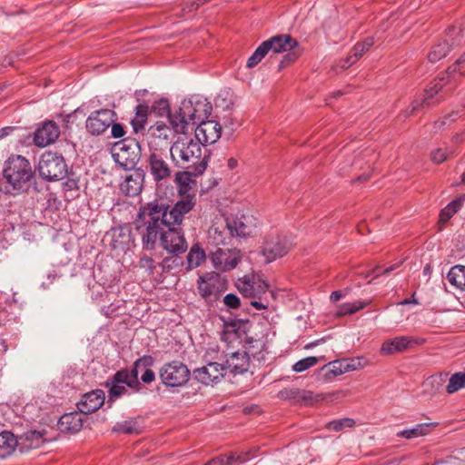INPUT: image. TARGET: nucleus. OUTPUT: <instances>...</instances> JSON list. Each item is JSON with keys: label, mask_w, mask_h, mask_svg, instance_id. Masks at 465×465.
Masks as SVG:
<instances>
[{"label": "nucleus", "mask_w": 465, "mask_h": 465, "mask_svg": "<svg viewBox=\"0 0 465 465\" xmlns=\"http://www.w3.org/2000/svg\"><path fill=\"white\" fill-rule=\"evenodd\" d=\"M194 205V196L186 195L172 208L159 201L150 202L139 208L134 226L141 235L143 249L154 250L159 242L165 251L175 256L163 259V267H171V262L179 265L177 256L187 251V242L178 226Z\"/></svg>", "instance_id": "f257e3e1"}, {"label": "nucleus", "mask_w": 465, "mask_h": 465, "mask_svg": "<svg viewBox=\"0 0 465 465\" xmlns=\"http://www.w3.org/2000/svg\"><path fill=\"white\" fill-rule=\"evenodd\" d=\"M299 43L290 35H277L263 41L248 58L246 66L253 68L270 52L273 54L286 53L279 63L278 70L281 71L290 64L293 63L300 55Z\"/></svg>", "instance_id": "f03ea898"}, {"label": "nucleus", "mask_w": 465, "mask_h": 465, "mask_svg": "<svg viewBox=\"0 0 465 465\" xmlns=\"http://www.w3.org/2000/svg\"><path fill=\"white\" fill-rule=\"evenodd\" d=\"M3 177L14 191L25 192L34 182L35 171L25 157L12 155L5 163Z\"/></svg>", "instance_id": "7ed1b4c3"}, {"label": "nucleus", "mask_w": 465, "mask_h": 465, "mask_svg": "<svg viewBox=\"0 0 465 465\" xmlns=\"http://www.w3.org/2000/svg\"><path fill=\"white\" fill-rule=\"evenodd\" d=\"M38 172L40 176L46 181H60L67 176V164L64 158L58 153L51 151L42 154Z\"/></svg>", "instance_id": "20e7f679"}, {"label": "nucleus", "mask_w": 465, "mask_h": 465, "mask_svg": "<svg viewBox=\"0 0 465 465\" xmlns=\"http://www.w3.org/2000/svg\"><path fill=\"white\" fill-rule=\"evenodd\" d=\"M190 371L182 361L174 360L164 363L158 371L159 378L166 387H181L190 379Z\"/></svg>", "instance_id": "39448f33"}, {"label": "nucleus", "mask_w": 465, "mask_h": 465, "mask_svg": "<svg viewBox=\"0 0 465 465\" xmlns=\"http://www.w3.org/2000/svg\"><path fill=\"white\" fill-rule=\"evenodd\" d=\"M148 93L146 89L137 90L134 96L137 100L134 116H172L170 102L167 98L161 97L154 100L152 104L143 100V96Z\"/></svg>", "instance_id": "423d86ee"}, {"label": "nucleus", "mask_w": 465, "mask_h": 465, "mask_svg": "<svg viewBox=\"0 0 465 465\" xmlns=\"http://www.w3.org/2000/svg\"><path fill=\"white\" fill-rule=\"evenodd\" d=\"M201 146L203 145L197 140H179L171 146V156L177 164H179V161L176 160V157H179L183 164L192 163L197 165L202 154Z\"/></svg>", "instance_id": "0eeeda50"}, {"label": "nucleus", "mask_w": 465, "mask_h": 465, "mask_svg": "<svg viewBox=\"0 0 465 465\" xmlns=\"http://www.w3.org/2000/svg\"><path fill=\"white\" fill-rule=\"evenodd\" d=\"M138 149L139 143L135 140L124 139L114 144L113 157L119 165L125 170H130L134 167L139 159Z\"/></svg>", "instance_id": "6e6552de"}, {"label": "nucleus", "mask_w": 465, "mask_h": 465, "mask_svg": "<svg viewBox=\"0 0 465 465\" xmlns=\"http://www.w3.org/2000/svg\"><path fill=\"white\" fill-rule=\"evenodd\" d=\"M212 103L201 94H193L184 98L178 109L176 116H211Z\"/></svg>", "instance_id": "1a4fd4ad"}, {"label": "nucleus", "mask_w": 465, "mask_h": 465, "mask_svg": "<svg viewBox=\"0 0 465 465\" xmlns=\"http://www.w3.org/2000/svg\"><path fill=\"white\" fill-rule=\"evenodd\" d=\"M292 241L285 235H269L263 243L262 255L266 262H272L287 254L292 247Z\"/></svg>", "instance_id": "9d476101"}, {"label": "nucleus", "mask_w": 465, "mask_h": 465, "mask_svg": "<svg viewBox=\"0 0 465 465\" xmlns=\"http://www.w3.org/2000/svg\"><path fill=\"white\" fill-rule=\"evenodd\" d=\"M60 127L53 120L47 119L41 123L33 134V143L37 147H46L56 142L60 136Z\"/></svg>", "instance_id": "9b49d317"}, {"label": "nucleus", "mask_w": 465, "mask_h": 465, "mask_svg": "<svg viewBox=\"0 0 465 465\" xmlns=\"http://www.w3.org/2000/svg\"><path fill=\"white\" fill-rule=\"evenodd\" d=\"M195 139L203 145L215 143L222 135V124L214 119L203 120L194 130Z\"/></svg>", "instance_id": "f8f14e48"}, {"label": "nucleus", "mask_w": 465, "mask_h": 465, "mask_svg": "<svg viewBox=\"0 0 465 465\" xmlns=\"http://www.w3.org/2000/svg\"><path fill=\"white\" fill-rule=\"evenodd\" d=\"M425 340L423 338L398 336L394 339L386 340L381 347V353L382 355H392L395 353L403 352L417 345L423 344Z\"/></svg>", "instance_id": "ddd939ff"}, {"label": "nucleus", "mask_w": 465, "mask_h": 465, "mask_svg": "<svg viewBox=\"0 0 465 465\" xmlns=\"http://www.w3.org/2000/svg\"><path fill=\"white\" fill-rule=\"evenodd\" d=\"M211 261L215 269L230 271L235 268L240 261L239 251L236 249L218 248L212 253Z\"/></svg>", "instance_id": "4468645a"}, {"label": "nucleus", "mask_w": 465, "mask_h": 465, "mask_svg": "<svg viewBox=\"0 0 465 465\" xmlns=\"http://www.w3.org/2000/svg\"><path fill=\"white\" fill-rule=\"evenodd\" d=\"M224 375L225 371L223 363L218 362H210L206 366L193 371L194 379L204 385L218 382Z\"/></svg>", "instance_id": "2eb2a0df"}, {"label": "nucleus", "mask_w": 465, "mask_h": 465, "mask_svg": "<svg viewBox=\"0 0 465 465\" xmlns=\"http://www.w3.org/2000/svg\"><path fill=\"white\" fill-rule=\"evenodd\" d=\"M269 288L268 283L260 275H252L251 278L244 277V280L238 283L239 291L246 297L259 298L264 294Z\"/></svg>", "instance_id": "dca6fc26"}, {"label": "nucleus", "mask_w": 465, "mask_h": 465, "mask_svg": "<svg viewBox=\"0 0 465 465\" xmlns=\"http://www.w3.org/2000/svg\"><path fill=\"white\" fill-rule=\"evenodd\" d=\"M209 238L216 245H226L233 238L232 225L228 217L223 221L213 223L208 231Z\"/></svg>", "instance_id": "f3484780"}, {"label": "nucleus", "mask_w": 465, "mask_h": 465, "mask_svg": "<svg viewBox=\"0 0 465 465\" xmlns=\"http://www.w3.org/2000/svg\"><path fill=\"white\" fill-rule=\"evenodd\" d=\"M250 358L246 351H235L226 356L223 362L225 373L227 371L236 375L246 372L249 369Z\"/></svg>", "instance_id": "a211bd4d"}, {"label": "nucleus", "mask_w": 465, "mask_h": 465, "mask_svg": "<svg viewBox=\"0 0 465 465\" xmlns=\"http://www.w3.org/2000/svg\"><path fill=\"white\" fill-rule=\"evenodd\" d=\"M105 395L104 391L95 390L85 393L81 401L77 402V409L81 413L89 414L99 410L104 403Z\"/></svg>", "instance_id": "6ab92c4d"}, {"label": "nucleus", "mask_w": 465, "mask_h": 465, "mask_svg": "<svg viewBox=\"0 0 465 465\" xmlns=\"http://www.w3.org/2000/svg\"><path fill=\"white\" fill-rule=\"evenodd\" d=\"M46 431L31 430L17 436L18 448L21 452L28 451L32 449L40 448L45 441Z\"/></svg>", "instance_id": "aec40b11"}, {"label": "nucleus", "mask_w": 465, "mask_h": 465, "mask_svg": "<svg viewBox=\"0 0 465 465\" xmlns=\"http://www.w3.org/2000/svg\"><path fill=\"white\" fill-rule=\"evenodd\" d=\"M143 180V172L140 169H136L125 176L124 181L120 185L121 190L128 196H135L141 193Z\"/></svg>", "instance_id": "412c9836"}, {"label": "nucleus", "mask_w": 465, "mask_h": 465, "mask_svg": "<svg viewBox=\"0 0 465 465\" xmlns=\"http://www.w3.org/2000/svg\"><path fill=\"white\" fill-rule=\"evenodd\" d=\"M457 33L456 28L452 27L450 28L447 36L448 40H445L444 42L435 45L432 50L430 52L428 55V59L430 63H436L437 61L440 60L450 51V46H454L460 45V41L453 38L452 36Z\"/></svg>", "instance_id": "4be33fe9"}, {"label": "nucleus", "mask_w": 465, "mask_h": 465, "mask_svg": "<svg viewBox=\"0 0 465 465\" xmlns=\"http://www.w3.org/2000/svg\"><path fill=\"white\" fill-rule=\"evenodd\" d=\"M150 173L157 182L169 178L172 170L168 163L158 154L152 153L149 157Z\"/></svg>", "instance_id": "5701e85b"}, {"label": "nucleus", "mask_w": 465, "mask_h": 465, "mask_svg": "<svg viewBox=\"0 0 465 465\" xmlns=\"http://www.w3.org/2000/svg\"><path fill=\"white\" fill-rule=\"evenodd\" d=\"M228 220L229 224L232 225L233 237H247L253 232L255 225L252 223L251 217L245 215H242L241 217L232 215L228 217Z\"/></svg>", "instance_id": "b1692460"}, {"label": "nucleus", "mask_w": 465, "mask_h": 465, "mask_svg": "<svg viewBox=\"0 0 465 465\" xmlns=\"http://www.w3.org/2000/svg\"><path fill=\"white\" fill-rule=\"evenodd\" d=\"M345 361H333L319 370L318 380L323 382L331 381L337 376L348 372V369L344 367Z\"/></svg>", "instance_id": "393cba45"}, {"label": "nucleus", "mask_w": 465, "mask_h": 465, "mask_svg": "<svg viewBox=\"0 0 465 465\" xmlns=\"http://www.w3.org/2000/svg\"><path fill=\"white\" fill-rule=\"evenodd\" d=\"M207 163L204 160L201 161L194 166L193 171L178 172L175 175V181L179 185L181 193H185L191 188L190 183L193 182L192 175L197 176L202 174L206 169Z\"/></svg>", "instance_id": "a878e982"}, {"label": "nucleus", "mask_w": 465, "mask_h": 465, "mask_svg": "<svg viewBox=\"0 0 465 465\" xmlns=\"http://www.w3.org/2000/svg\"><path fill=\"white\" fill-rule=\"evenodd\" d=\"M57 426L61 432L75 433L83 427L81 414L77 412L65 413L59 419Z\"/></svg>", "instance_id": "bb28decb"}, {"label": "nucleus", "mask_w": 465, "mask_h": 465, "mask_svg": "<svg viewBox=\"0 0 465 465\" xmlns=\"http://www.w3.org/2000/svg\"><path fill=\"white\" fill-rule=\"evenodd\" d=\"M139 367H136L135 362H134L133 368L131 371L127 369H122L115 372V380L116 381H126L127 387L133 389L136 391H139L141 389V381L138 380Z\"/></svg>", "instance_id": "cd10ccee"}, {"label": "nucleus", "mask_w": 465, "mask_h": 465, "mask_svg": "<svg viewBox=\"0 0 465 465\" xmlns=\"http://www.w3.org/2000/svg\"><path fill=\"white\" fill-rule=\"evenodd\" d=\"M142 420L140 418H131L117 422L112 429L113 432L123 434H140L142 432Z\"/></svg>", "instance_id": "c85d7f7f"}, {"label": "nucleus", "mask_w": 465, "mask_h": 465, "mask_svg": "<svg viewBox=\"0 0 465 465\" xmlns=\"http://www.w3.org/2000/svg\"><path fill=\"white\" fill-rule=\"evenodd\" d=\"M105 386L109 387L107 403L110 406L115 400L128 393L127 382L116 381L115 373L106 381Z\"/></svg>", "instance_id": "c756f323"}, {"label": "nucleus", "mask_w": 465, "mask_h": 465, "mask_svg": "<svg viewBox=\"0 0 465 465\" xmlns=\"http://www.w3.org/2000/svg\"><path fill=\"white\" fill-rule=\"evenodd\" d=\"M18 447L17 437L9 430L0 432V458H5L12 454Z\"/></svg>", "instance_id": "7c9ffc66"}, {"label": "nucleus", "mask_w": 465, "mask_h": 465, "mask_svg": "<svg viewBox=\"0 0 465 465\" xmlns=\"http://www.w3.org/2000/svg\"><path fill=\"white\" fill-rule=\"evenodd\" d=\"M206 258L205 252L198 243L193 244L186 257V271L199 267Z\"/></svg>", "instance_id": "2f4dec72"}, {"label": "nucleus", "mask_w": 465, "mask_h": 465, "mask_svg": "<svg viewBox=\"0 0 465 465\" xmlns=\"http://www.w3.org/2000/svg\"><path fill=\"white\" fill-rule=\"evenodd\" d=\"M166 118V121H157L148 128V133L156 138L168 139L172 134V120Z\"/></svg>", "instance_id": "473e14b6"}, {"label": "nucleus", "mask_w": 465, "mask_h": 465, "mask_svg": "<svg viewBox=\"0 0 465 465\" xmlns=\"http://www.w3.org/2000/svg\"><path fill=\"white\" fill-rule=\"evenodd\" d=\"M111 125V121L108 118L103 120L102 118H86L85 128L86 131L94 136H99L108 130Z\"/></svg>", "instance_id": "72a5a7b5"}, {"label": "nucleus", "mask_w": 465, "mask_h": 465, "mask_svg": "<svg viewBox=\"0 0 465 465\" xmlns=\"http://www.w3.org/2000/svg\"><path fill=\"white\" fill-rule=\"evenodd\" d=\"M214 104L217 114L229 111L233 105L232 91L230 88L222 89L217 94Z\"/></svg>", "instance_id": "f704fd0d"}, {"label": "nucleus", "mask_w": 465, "mask_h": 465, "mask_svg": "<svg viewBox=\"0 0 465 465\" xmlns=\"http://www.w3.org/2000/svg\"><path fill=\"white\" fill-rule=\"evenodd\" d=\"M433 423H420L416 425L413 428L407 429L397 432V437L405 438L408 440L425 436L430 433V428L433 426Z\"/></svg>", "instance_id": "c9c22d12"}, {"label": "nucleus", "mask_w": 465, "mask_h": 465, "mask_svg": "<svg viewBox=\"0 0 465 465\" xmlns=\"http://www.w3.org/2000/svg\"><path fill=\"white\" fill-rule=\"evenodd\" d=\"M450 283L458 289L465 290V266L455 265L448 272Z\"/></svg>", "instance_id": "e433bc0d"}, {"label": "nucleus", "mask_w": 465, "mask_h": 465, "mask_svg": "<svg viewBox=\"0 0 465 465\" xmlns=\"http://www.w3.org/2000/svg\"><path fill=\"white\" fill-rule=\"evenodd\" d=\"M443 78H440L439 81L435 82L432 86L429 89L425 90L424 98L421 103L418 101H414L411 105V114H414L418 112V107L420 105H423V104H429V100L431 99L435 94H437L443 87V84L441 82Z\"/></svg>", "instance_id": "4c0bfd02"}, {"label": "nucleus", "mask_w": 465, "mask_h": 465, "mask_svg": "<svg viewBox=\"0 0 465 465\" xmlns=\"http://www.w3.org/2000/svg\"><path fill=\"white\" fill-rule=\"evenodd\" d=\"M217 291L218 287L213 280L206 281L203 277H200L198 281V292L203 298L208 299L212 295H215Z\"/></svg>", "instance_id": "58836bf2"}, {"label": "nucleus", "mask_w": 465, "mask_h": 465, "mask_svg": "<svg viewBox=\"0 0 465 465\" xmlns=\"http://www.w3.org/2000/svg\"><path fill=\"white\" fill-rule=\"evenodd\" d=\"M465 386V371H460L452 374L449 383L446 386V391L452 394Z\"/></svg>", "instance_id": "ea45409f"}, {"label": "nucleus", "mask_w": 465, "mask_h": 465, "mask_svg": "<svg viewBox=\"0 0 465 465\" xmlns=\"http://www.w3.org/2000/svg\"><path fill=\"white\" fill-rule=\"evenodd\" d=\"M369 302H364L361 301H356L353 302H346L339 306V309L337 311L338 316H345V315H351L358 311L365 308Z\"/></svg>", "instance_id": "a19ab883"}, {"label": "nucleus", "mask_w": 465, "mask_h": 465, "mask_svg": "<svg viewBox=\"0 0 465 465\" xmlns=\"http://www.w3.org/2000/svg\"><path fill=\"white\" fill-rule=\"evenodd\" d=\"M250 459L249 453H246V457H242L240 455H230L226 456H219L209 460L206 465H232L234 461H238L240 463L246 461Z\"/></svg>", "instance_id": "79ce46f5"}, {"label": "nucleus", "mask_w": 465, "mask_h": 465, "mask_svg": "<svg viewBox=\"0 0 465 465\" xmlns=\"http://www.w3.org/2000/svg\"><path fill=\"white\" fill-rule=\"evenodd\" d=\"M460 205V203L453 201L441 210L439 219L440 230H442V226L458 212Z\"/></svg>", "instance_id": "37998d69"}, {"label": "nucleus", "mask_w": 465, "mask_h": 465, "mask_svg": "<svg viewBox=\"0 0 465 465\" xmlns=\"http://www.w3.org/2000/svg\"><path fill=\"white\" fill-rule=\"evenodd\" d=\"M365 52L366 50L364 49V46H361L360 44L356 45L353 48L352 54L341 62V67L345 69L351 66L359 58L363 55Z\"/></svg>", "instance_id": "c03bdc74"}, {"label": "nucleus", "mask_w": 465, "mask_h": 465, "mask_svg": "<svg viewBox=\"0 0 465 465\" xmlns=\"http://www.w3.org/2000/svg\"><path fill=\"white\" fill-rule=\"evenodd\" d=\"M355 425V421L350 418H343L340 420H334L327 424V429L330 430L340 431L344 428H352Z\"/></svg>", "instance_id": "a18cd8bd"}, {"label": "nucleus", "mask_w": 465, "mask_h": 465, "mask_svg": "<svg viewBox=\"0 0 465 465\" xmlns=\"http://www.w3.org/2000/svg\"><path fill=\"white\" fill-rule=\"evenodd\" d=\"M317 363H318V358H316L314 356L306 357V358H303V359L298 361L297 362H295L292 365V370L295 372H302V371L308 370L309 368L316 365Z\"/></svg>", "instance_id": "49530a36"}, {"label": "nucleus", "mask_w": 465, "mask_h": 465, "mask_svg": "<svg viewBox=\"0 0 465 465\" xmlns=\"http://www.w3.org/2000/svg\"><path fill=\"white\" fill-rule=\"evenodd\" d=\"M188 127L187 118H173L172 120V133L185 134L188 132Z\"/></svg>", "instance_id": "de8ad7c7"}, {"label": "nucleus", "mask_w": 465, "mask_h": 465, "mask_svg": "<svg viewBox=\"0 0 465 465\" xmlns=\"http://www.w3.org/2000/svg\"><path fill=\"white\" fill-rule=\"evenodd\" d=\"M399 266H400L399 263H395L390 267H387L386 269H384L382 271H381V269L379 267H377L373 270L367 272L363 276H364V278L372 277V279H375V278L379 277L381 274H384V275L390 274L392 271L397 269Z\"/></svg>", "instance_id": "09e8293b"}, {"label": "nucleus", "mask_w": 465, "mask_h": 465, "mask_svg": "<svg viewBox=\"0 0 465 465\" xmlns=\"http://www.w3.org/2000/svg\"><path fill=\"white\" fill-rule=\"evenodd\" d=\"M223 303L229 309H238L241 306L240 298L234 293H227L223 297Z\"/></svg>", "instance_id": "8fccbe9b"}, {"label": "nucleus", "mask_w": 465, "mask_h": 465, "mask_svg": "<svg viewBox=\"0 0 465 465\" xmlns=\"http://www.w3.org/2000/svg\"><path fill=\"white\" fill-rule=\"evenodd\" d=\"M136 367L140 369H151V367L154 364V358L151 355H143L137 359L135 361Z\"/></svg>", "instance_id": "3c124183"}, {"label": "nucleus", "mask_w": 465, "mask_h": 465, "mask_svg": "<svg viewBox=\"0 0 465 465\" xmlns=\"http://www.w3.org/2000/svg\"><path fill=\"white\" fill-rule=\"evenodd\" d=\"M89 113V116H99L100 114H111V116H115V112L110 109H101V110H94L92 112H85L84 106L78 107L74 114H87Z\"/></svg>", "instance_id": "603ef678"}, {"label": "nucleus", "mask_w": 465, "mask_h": 465, "mask_svg": "<svg viewBox=\"0 0 465 465\" xmlns=\"http://www.w3.org/2000/svg\"><path fill=\"white\" fill-rule=\"evenodd\" d=\"M111 134L114 138H122L125 134V130L121 124L111 123Z\"/></svg>", "instance_id": "864d4df0"}, {"label": "nucleus", "mask_w": 465, "mask_h": 465, "mask_svg": "<svg viewBox=\"0 0 465 465\" xmlns=\"http://www.w3.org/2000/svg\"><path fill=\"white\" fill-rule=\"evenodd\" d=\"M446 159L447 154L441 149H436L431 153V161L437 164L443 163Z\"/></svg>", "instance_id": "5fc2aeb1"}, {"label": "nucleus", "mask_w": 465, "mask_h": 465, "mask_svg": "<svg viewBox=\"0 0 465 465\" xmlns=\"http://www.w3.org/2000/svg\"><path fill=\"white\" fill-rule=\"evenodd\" d=\"M148 118H132L131 124L134 131L139 133L145 128Z\"/></svg>", "instance_id": "6e6d98bb"}, {"label": "nucleus", "mask_w": 465, "mask_h": 465, "mask_svg": "<svg viewBox=\"0 0 465 465\" xmlns=\"http://www.w3.org/2000/svg\"><path fill=\"white\" fill-rule=\"evenodd\" d=\"M155 380V373L152 369L144 370V372L141 376V381L149 384Z\"/></svg>", "instance_id": "4d7b16f0"}, {"label": "nucleus", "mask_w": 465, "mask_h": 465, "mask_svg": "<svg viewBox=\"0 0 465 465\" xmlns=\"http://www.w3.org/2000/svg\"><path fill=\"white\" fill-rule=\"evenodd\" d=\"M344 361H345L344 367H346V369H348V371L356 370L358 368V366L360 365L359 360H356V359H352L350 361H348L346 360H344Z\"/></svg>", "instance_id": "13d9d810"}, {"label": "nucleus", "mask_w": 465, "mask_h": 465, "mask_svg": "<svg viewBox=\"0 0 465 465\" xmlns=\"http://www.w3.org/2000/svg\"><path fill=\"white\" fill-rule=\"evenodd\" d=\"M153 262H154V261L153 260V258L148 257V256L143 257L140 260V265L142 267H147L149 269L153 268Z\"/></svg>", "instance_id": "bf43d9fd"}, {"label": "nucleus", "mask_w": 465, "mask_h": 465, "mask_svg": "<svg viewBox=\"0 0 465 465\" xmlns=\"http://www.w3.org/2000/svg\"><path fill=\"white\" fill-rule=\"evenodd\" d=\"M16 128L14 126H5L0 129V139H3L14 132Z\"/></svg>", "instance_id": "052dcab7"}, {"label": "nucleus", "mask_w": 465, "mask_h": 465, "mask_svg": "<svg viewBox=\"0 0 465 465\" xmlns=\"http://www.w3.org/2000/svg\"><path fill=\"white\" fill-rule=\"evenodd\" d=\"M343 297H344V294L342 293L341 291H334L331 292L330 299L331 302H335L340 301Z\"/></svg>", "instance_id": "680f3d73"}, {"label": "nucleus", "mask_w": 465, "mask_h": 465, "mask_svg": "<svg viewBox=\"0 0 465 465\" xmlns=\"http://www.w3.org/2000/svg\"><path fill=\"white\" fill-rule=\"evenodd\" d=\"M251 304L256 308L257 310H263V309H266L268 304L267 303H263L261 301H252L251 302Z\"/></svg>", "instance_id": "e2e57ef3"}, {"label": "nucleus", "mask_w": 465, "mask_h": 465, "mask_svg": "<svg viewBox=\"0 0 465 465\" xmlns=\"http://www.w3.org/2000/svg\"><path fill=\"white\" fill-rule=\"evenodd\" d=\"M373 38L368 37L364 40L363 43L360 44L361 46H364V49L367 51L373 45Z\"/></svg>", "instance_id": "0e129e2a"}, {"label": "nucleus", "mask_w": 465, "mask_h": 465, "mask_svg": "<svg viewBox=\"0 0 465 465\" xmlns=\"http://www.w3.org/2000/svg\"><path fill=\"white\" fill-rule=\"evenodd\" d=\"M7 351V344L4 339L0 338V354L5 353Z\"/></svg>", "instance_id": "69168bd1"}, {"label": "nucleus", "mask_w": 465, "mask_h": 465, "mask_svg": "<svg viewBox=\"0 0 465 465\" xmlns=\"http://www.w3.org/2000/svg\"><path fill=\"white\" fill-rule=\"evenodd\" d=\"M237 166V161L234 158H230L228 160V167L230 169H233Z\"/></svg>", "instance_id": "338daca9"}, {"label": "nucleus", "mask_w": 465, "mask_h": 465, "mask_svg": "<svg viewBox=\"0 0 465 465\" xmlns=\"http://www.w3.org/2000/svg\"><path fill=\"white\" fill-rule=\"evenodd\" d=\"M7 87H8L7 84L0 85V96L1 97H5L8 94L7 93H5V90L7 89Z\"/></svg>", "instance_id": "774afa93"}]
</instances>
